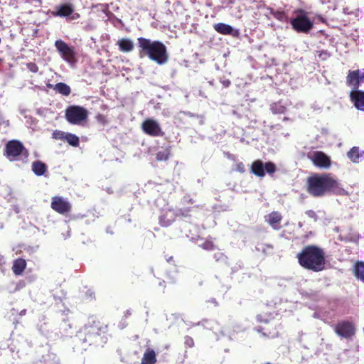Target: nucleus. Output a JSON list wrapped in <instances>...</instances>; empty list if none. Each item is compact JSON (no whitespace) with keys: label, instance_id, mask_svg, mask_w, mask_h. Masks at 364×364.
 <instances>
[{"label":"nucleus","instance_id":"56","mask_svg":"<svg viewBox=\"0 0 364 364\" xmlns=\"http://www.w3.org/2000/svg\"><path fill=\"white\" fill-rule=\"evenodd\" d=\"M266 17H267L269 19L270 18L267 14H266Z\"/></svg>","mask_w":364,"mask_h":364},{"label":"nucleus","instance_id":"6","mask_svg":"<svg viewBox=\"0 0 364 364\" xmlns=\"http://www.w3.org/2000/svg\"><path fill=\"white\" fill-rule=\"evenodd\" d=\"M6 157L11 161H23L28 156V152L23 144L18 140L9 141L6 144Z\"/></svg>","mask_w":364,"mask_h":364},{"label":"nucleus","instance_id":"18","mask_svg":"<svg viewBox=\"0 0 364 364\" xmlns=\"http://www.w3.org/2000/svg\"><path fill=\"white\" fill-rule=\"evenodd\" d=\"M36 364H60L58 357L49 350H43Z\"/></svg>","mask_w":364,"mask_h":364},{"label":"nucleus","instance_id":"49","mask_svg":"<svg viewBox=\"0 0 364 364\" xmlns=\"http://www.w3.org/2000/svg\"><path fill=\"white\" fill-rule=\"evenodd\" d=\"M255 329H256V330H257V332H259V333L262 332V328L261 327H257Z\"/></svg>","mask_w":364,"mask_h":364},{"label":"nucleus","instance_id":"20","mask_svg":"<svg viewBox=\"0 0 364 364\" xmlns=\"http://www.w3.org/2000/svg\"><path fill=\"white\" fill-rule=\"evenodd\" d=\"M282 219V215L277 211L272 212L265 216V220L269 225L274 230H279L281 228L280 223Z\"/></svg>","mask_w":364,"mask_h":364},{"label":"nucleus","instance_id":"38","mask_svg":"<svg viewBox=\"0 0 364 364\" xmlns=\"http://www.w3.org/2000/svg\"><path fill=\"white\" fill-rule=\"evenodd\" d=\"M318 57L324 60L330 57V53L327 50H321L318 54Z\"/></svg>","mask_w":364,"mask_h":364},{"label":"nucleus","instance_id":"36","mask_svg":"<svg viewBox=\"0 0 364 364\" xmlns=\"http://www.w3.org/2000/svg\"><path fill=\"white\" fill-rule=\"evenodd\" d=\"M306 215L312 218L315 222L318 220V218L315 211L312 210H308L306 211Z\"/></svg>","mask_w":364,"mask_h":364},{"label":"nucleus","instance_id":"51","mask_svg":"<svg viewBox=\"0 0 364 364\" xmlns=\"http://www.w3.org/2000/svg\"><path fill=\"white\" fill-rule=\"evenodd\" d=\"M203 322H204V321H200V322L197 323H196V325H197V326L203 325Z\"/></svg>","mask_w":364,"mask_h":364},{"label":"nucleus","instance_id":"53","mask_svg":"<svg viewBox=\"0 0 364 364\" xmlns=\"http://www.w3.org/2000/svg\"><path fill=\"white\" fill-rule=\"evenodd\" d=\"M188 202L191 203H193V200L192 199H189L188 200Z\"/></svg>","mask_w":364,"mask_h":364},{"label":"nucleus","instance_id":"32","mask_svg":"<svg viewBox=\"0 0 364 364\" xmlns=\"http://www.w3.org/2000/svg\"><path fill=\"white\" fill-rule=\"evenodd\" d=\"M213 257L217 262L227 263L228 257L220 251L215 252L213 255Z\"/></svg>","mask_w":364,"mask_h":364},{"label":"nucleus","instance_id":"23","mask_svg":"<svg viewBox=\"0 0 364 364\" xmlns=\"http://www.w3.org/2000/svg\"><path fill=\"white\" fill-rule=\"evenodd\" d=\"M32 171L38 176L45 174L47 171V166L41 161H35L32 163Z\"/></svg>","mask_w":364,"mask_h":364},{"label":"nucleus","instance_id":"34","mask_svg":"<svg viewBox=\"0 0 364 364\" xmlns=\"http://www.w3.org/2000/svg\"><path fill=\"white\" fill-rule=\"evenodd\" d=\"M175 211H176L178 213L177 217L182 216L184 218H187V217L190 216L191 208H181V209L175 210Z\"/></svg>","mask_w":364,"mask_h":364},{"label":"nucleus","instance_id":"55","mask_svg":"<svg viewBox=\"0 0 364 364\" xmlns=\"http://www.w3.org/2000/svg\"><path fill=\"white\" fill-rule=\"evenodd\" d=\"M363 80L364 79V73H362Z\"/></svg>","mask_w":364,"mask_h":364},{"label":"nucleus","instance_id":"5","mask_svg":"<svg viewBox=\"0 0 364 364\" xmlns=\"http://www.w3.org/2000/svg\"><path fill=\"white\" fill-rule=\"evenodd\" d=\"M296 16L289 20L292 28L297 33H309L314 28V23L302 9L295 11Z\"/></svg>","mask_w":364,"mask_h":364},{"label":"nucleus","instance_id":"54","mask_svg":"<svg viewBox=\"0 0 364 364\" xmlns=\"http://www.w3.org/2000/svg\"><path fill=\"white\" fill-rule=\"evenodd\" d=\"M107 232L110 233V234H112L113 232L111 231V230H109L108 229L107 230Z\"/></svg>","mask_w":364,"mask_h":364},{"label":"nucleus","instance_id":"13","mask_svg":"<svg viewBox=\"0 0 364 364\" xmlns=\"http://www.w3.org/2000/svg\"><path fill=\"white\" fill-rule=\"evenodd\" d=\"M51 208L60 214L67 213L71 210L70 203L59 196H55L52 198Z\"/></svg>","mask_w":364,"mask_h":364},{"label":"nucleus","instance_id":"16","mask_svg":"<svg viewBox=\"0 0 364 364\" xmlns=\"http://www.w3.org/2000/svg\"><path fill=\"white\" fill-rule=\"evenodd\" d=\"M213 28L216 32L222 35H230L232 37H238L240 36V32L237 28L225 23H215Z\"/></svg>","mask_w":364,"mask_h":364},{"label":"nucleus","instance_id":"22","mask_svg":"<svg viewBox=\"0 0 364 364\" xmlns=\"http://www.w3.org/2000/svg\"><path fill=\"white\" fill-rule=\"evenodd\" d=\"M156 363V355L151 348H147L141 358V364H154Z\"/></svg>","mask_w":364,"mask_h":364},{"label":"nucleus","instance_id":"43","mask_svg":"<svg viewBox=\"0 0 364 364\" xmlns=\"http://www.w3.org/2000/svg\"><path fill=\"white\" fill-rule=\"evenodd\" d=\"M221 3L225 5H230L233 3L232 0H221Z\"/></svg>","mask_w":364,"mask_h":364},{"label":"nucleus","instance_id":"40","mask_svg":"<svg viewBox=\"0 0 364 364\" xmlns=\"http://www.w3.org/2000/svg\"><path fill=\"white\" fill-rule=\"evenodd\" d=\"M202 247L205 250H210L213 248V244L211 242H205L202 245Z\"/></svg>","mask_w":364,"mask_h":364},{"label":"nucleus","instance_id":"9","mask_svg":"<svg viewBox=\"0 0 364 364\" xmlns=\"http://www.w3.org/2000/svg\"><path fill=\"white\" fill-rule=\"evenodd\" d=\"M74 11V6L71 4H63L55 6V10L51 11V14L53 16H60L69 20H75L80 17V15Z\"/></svg>","mask_w":364,"mask_h":364},{"label":"nucleus","instance_id":"44","mask_svg":"<svg viewBox=\"0 0 364 364\" xmlns=\"http://www.w3.org/2000/svg\"><path fill=\"white\" fill-rule=\"evenodd\" d=\"M267 9L269 11V14L274 17V14L277 13V11L274 10L272 8L270 7H268Z\"/></svg>","mask_w":364,"mask_h":364},{"label":"nucleus","instance_id":"41","mask_svg":"<svg viewBox=\"0 0 364 364\" xmlns=\"http://www.w3.org/2000/svg\"><path fill=\"white\" fill-rule=\"evenodd\" d=\"M9 124V120H6L4 117L0 114V125L8 127Z\"/></svg>","mask_w":364,"mask_h":364},{"label":"nucleus","instance_id":"14","mask_svg":"<svg viewBox=\"0 0 364 364\" xmlns=\"http://www.w3.org/2000/svg\"><path fill=\"white\" fill-rule=\"evenodd\" d=\"M362 80V73L359 70H350L346 77V85L352 88V91H360L358 89Z\"/></svg>","mask_w":364,"mask_h":364},{"label":"nucleus","instance_id":"45","mask_svg":"<svg viewBox=\"0 0 364 364\" xmlns=\"http://www.w3.org/2000/svg\"><path fill=\"white\" fill-rule=\"evenodd\" d=\"M131 315V310L128 309L124 312V317L127 318Z\"/></svg>","mask_w":364,"mask_h":364},{"label":"nucleus","instance_id":"33","mask_svg":"<svg viewBox=\"0 0 364 364\" xmlns=\"http://www.w3.org/2000/svg\"><path fill=\"white\" fill-rule=\"evenodd\" d=\"M66 133L63 131L55 130L53 132L52 136L55 139L65 140Z\"/></svg>","mask_w":364,"mask_h":364},{"label":"nucleus","instance_id":"11","mask_svg":"<svg viewBox=\"0 0 364 364\" xmlns=\"http://www.w3.org/2000/svg\"><path fill=\"white\" fill-rule=\"evenodd\" d=\"M144 132L152 136H162L164 132L159 124L154 119H146L142 124Z\"/></svg>","mask_w":364,"mask_h":364},{"label":"nucleus","instance_id":"35","mask_svg":"<svg viewBox=\"0 0 364 364\" xmlns=\"http://www.w3.org/2000/svg\"><path fill=\"white\" fill-rule=\"evenodd\" d=\"M27 68L32 73H36L38 71V65L34 63H28L26 65Z\"/></svg>","mask_w":364,"mask_h":364},{"label":"nucleus","instance_id":"4","mask_svg":"<svg viewBox=\"0 0 364 364\" xmlns=\"http://www.w3.org/2000/svg\"><path fill=\"white\" fill-rule=\"evenodd\" d=\"M299 264L309 270L314 272L322 271L325 267V255L322 249L309 245L305 247L297 255Z\"/></svg>","mask_w":364,"mask_h":364},{"label":"nucleus","instance_id":"27","mask_svg":"<svg viewBox=\"0 0 364 364\" xmlns=\"http://www.w3.org/2000/svg\"><path fill=\"white\" fill-rule=\"evenodd\" d=\"M54 90L64 96H68L71 92V89L69 85L64 82H58L55 85Z\"/></svg>","mask_w":364,"mask_h":364},{"label":"nucleus","instance_id":"2","mask_svg":"<svg viewBox=\"0 0 364 364\" xmlns=\"http://www.w3.org/2000/svg\"><path fill=\"white\" fill-rule=\"evenodd\" d=\"M137 47L140 58L146 56L159 65L166 64L168 60L167 48L160 41L139 37L137 38Z\"/></svg>","mask_w":364,"mask_h":364},{"label":"nucleus","instance_id":"19","mask_svg":"<svg viewBox=\"0 0 364 364\" xmlns=\"http://www.w3.org/2000/svg\"><path fill=\"white\" fill-rule=\"evenodd\" d=\"M350 98L357 109L364 112V91H351Z\"/></svg>","mask_w":364,"mask_h":364},{"label":"nucleus","instance_id":"21","mask_svg":"<svg viewBox=\"0 0 364 364\" xmlns=\"http://www.w3.org/2000/svg\"><path fill=\"white\" fill-rule=\"evenodd\" d=\"M347 156L353 163L358 164L364 159V151H360L358 146H353L348 151Z\"/></svg>","mask_w":364,"mask_h":364},{"label":"nucleus","instance_id":"25","mask_svg":"<svg viewBox=\"0 0 364 364\" xmlns=\"http://www.w3.org/2000/svg\"><path fill=\"white\" fill-rule=\"evenodd\" d=\"M26 267V260L18 258L14 262L12 269L16 275H21Z\"/></svg>","mask_w":364,"mask_h":364},{"label":"nucleus","instance_id":"3","mask_svg":"<svg viewBox=\"0 0 364 364\" xmlns=\"http://www.w3.org/2000/svg\"><path fill=\"white\" fill-rule=\"evenodd\" d=\"M107 326H103L100 321H93L85 324L77 334V344L81 345V349L85 350L87 346L92 345H102L106 343L104 334Z\"/></svg>","mask_w":364,"mask_h":364},{"label":"nucleus","instance_id":"46","mask_svg":"<svg viewBox=\"0 0 364 364\" xmlns=\"http://www.w3.org/2000/svg\"><path fill=\"white\" fill-rule=\"evenodd\" d=\"M257 321H259V322H263V321H264V322H267V321H266V320H265V321L262 320V316H260V315H258V316H257Z\"/></svg>","mask_w":364,"mask_h":364},{"label":"nucleus","instance_id":"1","mask_svg":"<svg viewBox=\"0 0 364 364\" xmlns=\"http://www.w3.org/2000/svg\"><path fill=\"white\" fill-rule=\"evenodd\" d=\"M307 191L314 197L323 196L326 193L348 196L339 182L330 173L314 174L308 178Z\"/></svg>","mask_w":364,"mask_h":364},{"label":"nucleus","instance_id":"31","mask_svg":"<svg viewBox=\"0 0 364 364\" xmlns=\"http://www.w3.org/2000/svg\"><path fill=\"white\" fill-rule=\"evenodd\" d=\"M274 18L282 23L289 21L288 16L284 11H277V13L274 14Z\"/></svg>","mask_w":364,"mask_h":364},{"label":"nucleus","instance_id":"7","mask_svg":"<svg viewBox=\"0 0 364 364\" xmlns=\"http://www.w3.org/2000/svg\"><path fill=\"white\" fill-rule=\"evenodd\" d=\"M87 117L88 111L81 106L71 105L65 109V119L71 124H80Z\"/></svg>","mask_w":364,"mask_h":364},{"label":"nucleus","instance_id":"26","mask_svg":"<svg viewBox=\"0 0 364 364\" xmlns=\"http://www.w3.org/2000/svg\"><path fill=\"white\" fill-rule=\"evenodd\" d=\"M287 103H283L282 100L272 103L270 105V109L274 114H283L287 110Z\"/></svg>","mask_w":364,"mask_h":364},{"label":"nucleus","instance_id":"50","mask_svg":"<svg viewBox=\"0 0 364 364\" xmlns=\"http://www.w3.org/2000/svg\"><path fill=\"white\" fill-rule=\"evenodd\" d=\"M212 303L215 304L216 306L218 305V302L216 301V300L215 299H213L211 300Z\"/></svg>","mask_w":364,"mask_h":364},{"label":"nucleus","instance_id":"57","mask_svg":"<svg viewBox=\"0 0 364 364\" xmlns=\"http://www.w3.org/2000/svg\"><path fill=\"white\" fill-rule=\"evenodd\" d=\"M126 325H122V328H124V327Z\"/></svg>","mask_w":364,"mask_h":364},{"label":"nucleus","instance_id":"29","mask_svg":"<svg viewBox=\"0 0 364 364\" xmlns=\"http://www.w3.org/2000/svg\"><path fill=\"white\" fill-rule=\"evenodd\" d=\"M65 140L72 146L77 147L79 146V137L74 134L66 133Z\"/></svg>","mask_w":364,"mask_h":364},{"label":"nucleus","instance_id":"48","mask_svg":"<svg viewBox=\"0 0 364 364\" xmlns=\"http://www.w3.org/2000/svg\"><path fill=\"white\" fill-rule=\"evenodd\" d=\"M182 113L184 114H186L188 116H190V117H193V114L191 113V112H182Z\"/></svg>","mask_w":364,"mask_h":364},{"label":"nucleus","instance_id":"10","mask_svg":"<svg viewBox=\"0 0 364 364\" xmlns=\"http://www.w3.org/2000/svg\"><path fill=\"white\" fill-rule=\"evenodd\" d=\"M55 47L64 60L68 63H73L75 60V51L65 42L60 39L57 40L55 42Z\"/></svg>","mask_w":364,"mask_h":364},{"label":"nucleus","instance_id":"17","mask_svg":"<svg viewBox=\"0 0 364 364\" xmlns=\"http://www.w3.org/2000/svg\"><path fill=\"white\" fill-rule=\"evenodd\" d=\"M178 213L173 209L163 210L159 216V224L163 227H168L176 220Z\"/></svg>","mask_w":364,"mask_h":364},{"label":"nucleus","instance_id":"37","mask_svg":"<svg viewBox=\"0 0 364 364\" xmlns=\"http://www.w3.org/2000/svg\"><path fill=\"white\" fill-rule=\"evenodd\" d=\"M184 343H185V345L187 346L189 348H192L194 346V341H193V339L191 337L188 336H186L185 337Z\"/></svg>","mask_w":364,"mask_h":364},{"label":"nucleus","instance_id":"39","mask_svg":"<svg viewBox=\"0 0 364 364\" xmlns=\"http://www.w3.org/2000/svg\"><path fill=\"white\" fill-rule=\"evenodd\" d=\"M235 171L240 173H244L245 171V168L244 164L242 162L237 164Z\"/></svg>","mask_w":364,"mask_h":364},{"label":"nucleus","instance_id":"12","mask_svg":"<svg viewBox=\"0 0 364 364\" xmlns=\"http://www.w3.org/2000/svg\"><path fill=\"white\" fill-rule=\"evenodd\" d=\"M335 331L339 336L348 338L354 335L355 328L351 323L342 321L336 326Z\"/></svg>","mask_w":364,"mask_h":364},{"label":"nucleus","instance_id":"47","mask_svg":"<svg viewBox=\"0 0 364 364\" xmlns=\"http://www.w3.org/2000/svg\"><path fill=\"white\" fill-rule=\"evenodd\" d=\"M26 313V309H23L20 312V316H24Z\"/></svg>","mask_w":364,"mask_h":364},{"label":"nucleus","instance_id":"28","mask_svg":"<svg viewBox=\"0 0 364 364\" xmlns=\"http://www.w3.org/2000/svg\"><path fill=\"white\" fill-rule=\"evenodd\" d=\"M354 272L356 277L364 282V262H358L354 266Z\"/></svg>","mask_w":364,"mask_h":364},{"label":"nucleus","instance_id":"30","mask_svg":"<svg viewBox=\"0 0 364 364\" xmlns=\"http://www.w3.org/2000/svg\"><path fill=\"white\" fill-rule=\"evenodd\" d=\"M170 151L168 149L159 151L156 153V159L157 161H166L168 159Z\"/></svg>","mask_w":364,"mask_h":364},{"label":"nucleus","instance_id":"24","mask_svg":"<svg viewBox=\"0 0 364 364\" xmlns=\"http://www.w3.org/2000/svg\"><path fill=\"white\" fill-rule=\"evenodd\" d=\"M119 50L122 52H131L134 49V43L129 38H122L117 43Z\"/></svg>","mask_w":364,"mask_h":364},{"label":"nucleus","instance_id":"8","mask_svg":"<svg viewBox=\"0 0 364 364\" xmlns=\"http://www.w3.org/2000/svg\"><path fill=\"white\" fill-rule=\"evenodd\" d=\"M276 171V165L272 161L264 164L261 160H256L251 166V172L260 178L264 177L265 173L272 175Z\"/></svg>","mask_w":364,"mask_h":364},{"label":"nucleus","instance_id":"15","mask_svg":"<svg viewBox=\"0 0 364 364\" xmlns=\"http://www.w3.org/2000/svg\"><path fill=\"white\" fill-rule=\"evenodd\" d=\"M314 164L321 168H328L331 166L330 158L321 151H314L310 156Z\"/></svg>","mask_w":364,"mask_h":364},{"label":"nucleus","instance_id":"42","mask_svg":"<svg viewBox=\"0 0 364 364\" xmlns=\"http://www.w3.org/2000/svg\"><path fill=\"white\" fill-rule=\"evenodd\" d=\"M220 82L223 84L225 87H228L230 85L231 82L228 79H221Z\"/></svg>","mask_w":364,"mask_h":364},{"label":"nucleus","instance_id":"52","mask_svg":"<svg viewBox=\"0 0 364 364\" xmlns=\"http://www.w3.org/2000/svg\"><path fill=\"white\" fill-rule=\"evenodd\" d=\"M172 259H173V257H170L169 258L167 259V261L170 262Z\"/></svg>","mask_w":364,"mask_h":364}]
</instances>
